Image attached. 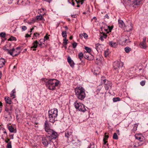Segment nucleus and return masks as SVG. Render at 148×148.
<instances>
[{
  "mask_svg": "<svg viewBox=\"0 0 148 148\" xmlns=\"http://www.w3.org/2000/svg\"><path fill=\"white\" fill-rule=\"evenodd\" d=\"M75 95L77 98L83 100L86 97L85 90L82 86H77L75 89Z\"/></svg>",
  "mask_w": 148,
  "mask_h": 148,
  "instance_id": "obj_1",
  "label": "nucleus"
},
{
  "mask_svg": "<svg viewBox=\"0 0 148 148\" xmlns=\"http://www.w3.org/2000/svg\"><path fill=\"white\" fill-rule=\"evenodd\" d=\"M60 82L56 79H49L46 82V85L49 90H54L58 88Z\"/></svg>",
  "mask_w": 148,
  "mask_h": 148,
  "instance_id": "obj_2",
  "label": "nucleus"
},
{
  "mask_svg": "<svg viewBox=\"0 0 148 148\" xmlns=\"http://www.w3.org/2000/svg\"><path fill=\"white\" fill-rule=\"evenodd\" d=\"M58 113V110L56 108L51 109L49 111V119L50 122L53 123L57 120Z\"/></svg>",
  "mask_w": 148,
  "mask_h": 148,
  "instance_id": "obj_3",
  "label": "nucleus"
},
{
  "mask_svg": "<svg viewBox=\"0 0 148 148\" xmlns=\"http://www.w3.org/2000/svg\"><path fill=\"white\" fill-rule=\"evenodd\" d=\"M74 106L76 109L79 111L84 112L86 110L84 105L82 103L78 102L77 101L74 103Z\"/></svg>",
  "mask_w": 148,
  "mask_h": 148,
  "instance_id": "obj_4",
  "label": "nucleus"
},
{
  "mask_svg": "<svg viewBox=\"0 0 148 148\" xmlns=\"http://www.w3.org/2000/svg\"><path fill=\"white\" fill-rule=\"evenodd\" d=\"M49 138V136H47L45 137L42 138L41 142L45 147H47L50 145L51 140Z\"/></svg>",
  "mask_w": 148,
  "mask_h": 148,
  "instance_id": "obj_5",
  "label": "nucleus"
},
{
  "mask_svg": "<svg viewBox=\"0 0 148 148\" xmlns=\"http://www.w3.org/2000/svg\"><path fill=\"white\" fill-rule=\"evenodd\" d=\"M47 132L48 133V135L46 136H49V138L51 140L53 139H55L57 138V133L55 132L52 129L50 130L49 131H48Z\"/></svg>",
  "mask_w": 148,
  "mask_h": 148,
  "instance_id": "obj_6",
  "label": "nucleus"
},
{
  "mask_svg": "<svg viewBox=\"0 0 148 148\" xmlns=\"http://www.w3.org/2000/svg\"><path fill=\"white\" fill-rule=\"evenodd\" d=\"M73 131L71 130H68L65 132V136L68 140H72L73 138Z\"/></svg>",
  "mask_w": 148,
  "mask_h": 148,
  "instance_id": "obj_7",
  "label": "nucleus"
},
{
  "mask_svg": "<svg viewBox=\"0 0 148 148\" xmlns=\"http://www.w3.org/2000/svg\"><path fill=\"white\" fill-rule=\"evenodd\" d=\"M142 0H133L132 2V3L130 4V5H132L133 8H136L139 5L141 4Z\"/></svg>",
  "mask_w": 148,
  "mask_h": 148,
  "instance_id": "obj_8",
  "label": "nucleus"
},
{
  "mask_svg": "<svg viewBox=\"0 0 148 148\" xmlns=\"http://www.w3.org/2000/svg\"><path fill=\"white\" fill-rule=\"evenodd\" d=\"M71 142L75 146L79 147L81 145V142L77 138L72 139Z\"/></svg>",
  "mask_w": 148,
  "mask_h": 148,
  "instance_id": "obj_9",
  "label": "nucleus"
},
{
  "mask_svg": "<svg viewBox=\"0 0 148 148\" xmlns=\"http://www.w3.org/2000/svg\"><path fill=\"white\" fill-rule=\"evenodd\" d=\"M113 66L114 69H118L120 67H122L123 66V63L121 62L116 61L114 62Z\"/></svg>",
  "mask_w": 148,
  "mask_h": 148,
  "instance_id": "obj_10",
  "label": "nucleus"
},
{
  "mask_svg": "<svg viewBox=\"0 0 148 148\" xmlns=\"http://www.w3.org/2000/svg\"><path fill=\"white\" fill-rule=\"evenodd\" d=\"M12 112V108L11 106H10V108H8L7 107L5 108V115L10 116Z\"/></svg>",
  "mask_w": 148,
  "mask_h": 148,
  "instance_id": "obj_11",
  "label": "nucleus"
},
{
  "mask_svg": "<svg viewBox=\"0 0 148 148\" xmlns=\"http://www.w3.org/2000/svg\"><path fill=\"white\" fill-rule=\"evenodd\" d=\"M103 45L99 43L95 44V49L98 52L101 51L103 50Z\"/></svg>",
  "mask_w": 148,
  "mask_h": 148,
  "instance_id": "obj_12",
  "label": "nucleus"
},
{
  "mask_svg": "<svg viewBox=\"0 0 148 148\" xmlns=\"http://www.w3.org/2000/svg\"><path fill=\"white\" fill-rule=\"evenodd\" d=\"M49 124L50 123L47 121H46L45 122L44 124L45 129V130L46 132H48V131H49L50 130H51L50 128Z\"/></svg>",
  "mask_w": 148,
  "mask_h": 148,
  "instance_id": "obj_13",
  "label": "nucleus"
},
{
  "mask_svg": "<svg viewBox=\"0 0 148 148\" xmlns=\"http://www.w3.org/2000/svg\"><path fill=\"white\" fill-rule=\"evenodd\" d=\"M3 49L5 51H6L8 52V53L10 54V55H12L13 52L12 51H15V49L13 48L12 49L9 50L7 49L6 46H4L3 48Z\"/></svg>",
  "mask_w": 148,
  "mask_h": 148,
  "instance_id": "obj_14",
  "label": "nucleus"
},
{
  "mask_svg": "<svg viewBox=\"0 0 148 148\" xmlns=\"http://www.w3.org/2000/svg\"><path fill=\"white\" fill-rule=\"evenodd\" d=\"M67 61L71 67L73 68L74 66L75 63L70 56H68L67 58Z\"/></svg>",
  "mask_w": 148,
  "mask_h": 148,
  "instance_id": "obj_15",
  "label": "nucleus"
},
{
  "mask_svg": "<svg viewBox=\"0 0 148 148\" xmlns=\"http://www.w3.org/2000/svg\"><path fill=\"white\" fill-rule=\"evenodd\" d=\"M108 84H106V85L104 86V87L106 90H108L111 88L112 84L111 82H108Z\"/></svg>",
  "mask_w": 148,
  "mask_h": 148,
  "instance_id": "obj_16",
  "label": "nucleus"
},
{
  "mask_svg": "<svg viewBox=\"0 0 148 148\" xmlns=\"http://www.w3.org/2000/svg\"><path fill=\"white\" fill-rule=\"evenodd\" d=\"M5 61L3 58L0 59V69L2 68L5 65Z\"/></svg>",
  "mask_w": 148,
  "mask_h": 148,
  "instance_id": "obj_17",
  "label": "nucleus"
},
{
  "mask_svg": "<svg viewBox=\"0 0 148 148\" xmlns=\"http://www.w3.org/2000/svg\"><path fill=\"white\" fill-rule=\"evenodd\" d=\"M142 135L141 134H136L135 135L136 139L141 142L143 141V139L142 138Z\"/></svg>",
  "mask_w": 148,
  "mask_h": 148,
  "instance_id": "obj_18",
  "label": "nucleus"
},
{
  "mask_svg": "<svg viewBox=\"0 0 148 148\" xmlns=\"http://www.w3.org/2000/svg\"><path fill=\"white\" fill-rule=\"evenodd\" d=\"M109 45L111 47L115 48L117 47L118 44L112 41H111L109 42Z\"/></svg>",
  "mask_w": 148,
  "mask_h": 148,
  "instance_id": "obj_19",
  "label": "nucleus"
},
{
  "mask_svg": "<svg viewBox=\"0 0 148 148\" xmlns=\"http://www.w3.org/2000/svg\"><path fill=\"white\" fill-rule=\"evenodd\" d=\"M8 128L10 132L15 133L16 132V130L14 129L12 126H8Z\"/></svg>",
  "mask_w": 148,
  "mask_h": 148,
  "instance_id": "obj_20",
  "label": "nucleus"
},
{
  "mask_svg": "<svg viewBox=\"0 0 148 148\" xmlns=\"http://www.w3.org/2000/svg\"><path fill=\"white\" fill-rule=\"evenodd\" d=\"M139 46L140 48L143 49H145L147 48L146 43L143 42H142L140 43Z\"/></svg>",
  "mask_w": 148,
  "mask_h": 148,
  "instance_id": "obj_21",
  "label": "nucleus"
},
{
  "mask_svg": "<svg viewBox=\"0 0 148 148\" xmlns=\"http://www.w3.org/2000/svg\"><path fill=\"white\" fill-rule=\"evenodd\" d=\"M5 101L6 103L11 104L12 103L11 99L8 97H5Z\"/></svg>",
  "mask_w": 148,
  "mask_h": 148,
  "instance_id": "obj_22",
  "label": "nucleus"
},
{
  "mask_svg": "<svg viewBox=\"0 0 148 148\" xmlns=\"http://www.w3.org/2000/svg\"><path fill=\"white\" fill-rule=\"evenodd\" d=\"M118 21L119 26L120 27L122 28H124L125 26V24L122 21L119 20Z\"/></svg>",
  "mask_w": 148,
  "mask_h": 148,
  "instance_id": "obj_23",
  "label": "nucleus"
},
{
  "mask_svg": "<svg viewBox=\"0 0 148 148\" xmlns=\"http://www.w3.org/2000/svg\"><path fill=\"white\" fill-rule=\"evenodd\" d=\"M39 42H38L37 40L35 41V42H34L32 44V48H36L37 47V46L38 45V44Z\"/></svg>",
  "mask_w": 148,
  "mask_h": 148,
  "instance_id": "obj_24",
  "label": "nucleus"
},
{
  "mask_svg": "<svg viewBox=\"0 0 148 148\" xmlns=\"http://www.w3.org/2000/svg\"><path fill=\"white\" fill-rule=\"evenodd\" d=\"M15 52L14 51H12L13 52V55H11L13 56H15L18 55L19 53H20V51H18L16 50V49H15Z\"/></svg>",
  "mask_w": 148,
  "mask_h": 148,
  "instance_id": "obj_25",
  "label": "nucleus"
},
{
  "mask_svg": "<svg viewBox=\"0 0 148 148\" xmlns=\"http://www.w3.org/2000/svg\"><path fill=\"white\" fill-rule=\"evenodd\" d=\"M110 53L108 49H107L105 51L104 53V55L105 57H107L108 56Z\"/></svg>",
  "mask_w": 148,
  "mask_h": 148,
  "instance_id": "obj_26",
  "label": "nucleus"
},
{
  "mask_svg": "<svg viewBox=\"0 0 148 148\" xmlns=\"http://www.w3.org/2000/svg\"><path fill=\"white\" fill-rule=\"evenodd\" d=\"M125 51L126 53H128L131 50V49L129 47H127L124 48Z\"/></svg>",
  "mask_w": 148,
  "mask_h": 148,
  "instance_id": "obj_27",
  "label": "nucleus"
},
{
  "mask_svg": "<svg viewBox=\"0 0 148 148\" xmlns=\"http://www.w3.org/2000/svg\"><path fill=\"white\" fill-rule=\"evenodd\" d=\"M126 28L128 32H130V31L132 30V24L130 23V25L129 26H126Z\"/></svg>",
  "mask_w": 148,
  "mask_h": 148,
  "instance_id": "obj_28",
  "label": "nucleus"
},
{
  "mask_svg": "<svg viewBox=\"0 0 148 148\" xmlns=\"http://www.w3.org/2000/svg\"><path fill=\"white\" fill-rule=\"evenodd\" d=\"M36 18L38 21H42L44 20V18L41 15L37 16Z\"/></svg>",
  "mask_w": 148,
  "mask_h": 148,
  "instance_id": "obj_29",
  "label": "nucleus"
},
{
  "mask_svg": "<svg viewBox=\"0 0 148 148\" xmlns=\"http://www.w3.org/2000/svg\"><path fill=\"white\" fill-rule=\"evenodd\" d=\"M83 55L82 53L81 52L79 53L78 55V57L79 59H80L82 62V60L83 58Z\"/></svg>",
  "mask_w": 148,
  "mask_h": 148,
  "instance_id": "obj_30",
  "label": "nucleus"
},
{
  "mask_svg": "<svg viewBox=\"0 0 148 148\" xmlns=\"http://www.w3.org/2000/svg\"><path fill=\"white\" fill-rule=\"evenodd\" d=\"M113 101L114 102H115L121 100V99L119 97H114L113 98Z\"/></svg>",
  "mask_w": 148,
  "mask_h": 148,
  "instance_id": "obj_31",
  "label": "nucleus"
},
{
  "mask_svg": "<svg viewBox=\"0 0 148 148\" xmlns=\"http://www.w3.org/2000/svg\"><path fill=\"white\" fill-rule=\"evenodd\" d=\"M85 49L87 51V52L86 53V54H89V53H90L91 51V49L89 47H85Z\"/></svg>",
  "mask_w": 148,
  "mask_h": 148,
  "instance_id": "obj_32",
  "label": "nucleus"
},
{
  "mask_svg": "<svg viewBox=\"0 0 148 148\" xmlns=\"http://www.w3.org/2000/svg\"><path fill=\"white\" fill-rule=\"evenodd\" d=\"M40 35V34L38 33H34L33 36V38L36 39L37 37H38ZM33 39V38H32Z\"/></svg>",
  "mask_w": 148,
  "mask_h": 148,
  "instance_id": "obj_33",
  "label": "nucleus"
},
{
  "mask_svg": "<svg viewBox=\"0 0 148 148\" xmlns=\"http://www.w3.org/2000/svg\"><path fill=\"white\" fill-rule=\"evenodd\" d=\"M107 27L108 28L109 30V31H108L107 32L108 33L109 32H111V30L113 27V26H107Z\"/></svg>",
  "mask_w": 148,
  "mask_h": 148,
  "instance_id": "obj_34",
  "label": "nucleus"
},
{
  "mask_svg": "<svg viewBox=\"0 0 148 148\" xmlns=\"http://www.w3.org/2000/svg\"><path fill=\"white\" fill-rule=\"evenodd\" d=\"M62 37L64 38H66L67 37V35L66 32L65 31H63L62 33Z\"/></svg>",
  "mask_w": 148,
  "mask_h": 148,
  "instance_id": "obj_35",
  "label": "nucleus"
},
{
  "mask_svg": "<svg viewBox=\"0 0 148 148\" xmlns=\"http://www.w3.org/2000/svg\"><path fill=\"white\" fill-rule=\"evenodd\" d=\"M7 148H12L11 142H9V143L7 144Z\"/></svg>",
  "mask_w": 148,
  "mask_h": 148,
  "instance_id": "obj_36",
  "label": "nucleus"
},
{
  "mask_svg": "<svg viewBox=\"0 0 148 148\" xmlns=\"http://www.w3.org/2000/svg\"><path fill=\"white\" fill-rule=\"evenodd\" d=\"M113 138L115 140H117L118 139V136L117 134L116 133H114V134Z\"/></svg>",
  "mask_w": 148,
  "mask_h": 148,
  "instance_id": "obj_37",
  "label": "nucleus"
},
{
  "mask_svg": "<svg viewBox=\"0 0 148 148\" xmlns=\"http://www.w3.org/2000/svg\"><path fill=\"white\" fill-rule=\"evenodd\" d=\"M138 126V125L136 124H135V125L134 126L132 130V131L133 132H135L137 130Z\"/></svg>",
  "mask_w": 148,
  "mask_h": 148,
  "instance_id": "obj_38",
  "label": "nucleus"
},
{
  "mask_svg": "<svg viewBox=\"0 0 148 148\" xmlns=\"http://www.w3.org/2000/svg\"><path fill=\"white\" fill-rule=\"evenodd\" d=\"M123 1L127 5H130V3H131V1L130 0H123Z\"/></svg>",
  "mask_w": 148,
  "mask_h": 148,
  "instance_id": "obj_39",
  "label": "nucleus"
},
{
  "mask_svg": "<svg viewBox=\"0 0 148 148\" xmlns=\"http://www.w3.org/2000/svg\"><path fill=\"white\" fill-rule=\"evenodd\" d=\"M6 36V34L4 32H1L0 33V36L3 38H5Z\"/></svg>",
  "mask_w": 148,
  "mask_h": 148,
  "instance_id": "obj_40",
  "label": "nucleus"
},
{
  "mask_svg": "<svg viewBox=\"0 0 148 148\" xmlns=\"http://www.w3.org/2000/svg\"><path fill=\"white\" fill-rule=\"evenodd\" d=\"M130 42V40L128 36L126 37L125 38V42L127 43Z\"/></svg>",
  "mask_w": 148,
  "mask_h": 148,
  "instance_id": "obj_41",
  "label": "nucleus"
},
{
  "mask_svg": "<svg viewBox=\"0 0 148 148\" xmlns=\"http://www.w3.org/2000/svg\"><path fill=\"white\" fill-rule=\"evenodd\" d=\"M16 40V38L12 36L8 40L10 41H12Z\"/></svg>",
  "mask_w": 148,
  "mask_h": 148,
  "instance_id": "obj_42",
  "label": "nucleus"
},
{
  "mask_svg": "<svg viewBox=\"0 0 148 148\" xmlns=\"http://www.w3.org/2000/svg\"><path fill=\"white\" fill-rule=\"evenodd\" d=\"M106 79L103 76L101 78V82L103 83V82L106 80Z\"/></svg>",
  "mask_w": 148,
  "mask_h": 148,
  "instance_id": "obj_43",
  "label": "nucleus"
},
{
  "mask_svg": "<svg viewBox=\"0 0 148 148\" xmlns=\"http://www.w3.org/2000/svg\"><path fill=\"white\" fill-rule=\"evenodd\" d=\"M68 40L66 39V38H64L63 39V43L65 45L67 44V41Z\"/></svg>",
  "mask_w": 148,
  "mask_h": 148,
  "instance_id": "obj_44",
  "label": "nucleus"
},
{
  "mask_svg": "<svg viewBox=\"0 0 148 148\" xmlns=\"http://www.w3.org/2000/svg\"><path fill=\"white\" fill-rule=\"evenodd\" d=\"M77 45V43L75 42H74L72 44L73 47V48H75L76 47Z\"/></svg>",
  "mask_w": 148,
  "mask_h": 148,
  "instance_id": "obj_45",
  "label": "nucleus"
},
{
  "mask_svg": "<svg viewBox=\"0 0 148 148\" xmlns=\"http://www.w3.org/2000/svg\"><path fill=\"white\" fill-rule=\"evenodd\" d=\"M84 0H78V1L76 3L77 4L81 3V4H82L84 2Z\"/></svg>",
  "mask_w": 148,
  "mask_h": 148,
  "instance_id": "obj_46",
  "label": "nucleus"
},
{
  "mask_svg": "<svg viewBox=\"0 0 148 148\" xmlns=\"http://www.w3.org/2000/svg\"><path fill=\"white\" fill-rule=\"evenodd\" d=\"M21 29L23 31H24L27 29V27L25 26H21Z\"/></svg>",
  "mask_w": 148,
  "mask_h": 148,
  "instance_id": "obj_47",
  "label": "nucleus"
},
{
  "mask_svg": "<svg viewBox=\"0 0 148 148\" xmlns=\"http://www.w3.org/2000/svg\"><path fill=\"white\" fill-rule=\"evenodd\" d=\"M145 81L144 80V81H142L140 82V84L142 86H144L145 85Z\"/></svg>",
  "mask_w": 148,
  "mask_h": 148,
  "instance_id": "obj_48",
  "label": "nucleus"
},
{
  "mask_svg": "<svg viewBox=\"0 0 148 148\" xmlns=\"http://www.w3.org/2000/svg\"><path fill=\"white\" fill-rule=\"evenodd\" d=\"M82 35L84 37V38L85 39L87 38L88 37V35L86 33H84L83 34H82Z\"/></svg>",
  "mask_w": 148,
  "mask_h": 148,
  "instance_id": "obj_49",
  "label": "nucleus"
},
{
  "mask_svg": "<svg viewBox=\"0 0 148 148\" xmlns=\"http://www.w3.org/2000/svg\"><path fill=\"white\" fill-rule=\"evenodd\" d=\"M101 36H103V38H106L107 37V35L104 33H103L102 34H101Z\"/></svg>",
  "mask_w": 148,
  "mask_h": 148,
  "instance_id": "obj_50",
  "label": "nucleus"
},
{
  "mask_svg": "<svg viewBox=\"0 0 148 148\" xmlns=\"http://www.w3.org/2000/svg\"><path fill=\"white\" fill-rule=\"evenodd\" d=\"M85 58L86 59H87L89 60H91V59L89 58V56L88 55H86V57H85Z\"/></svg>",
  "mask_w": 148,
  "mask_h": 148,
  "instance_id": "obj_51",
  "label": "nucleus"
},
{
  "mask_svg": "<svg viewBox=\"0 0 148 148\" xmlns=\"http://www.w3.org/2000/svg\"><path fill=\"white\" fill-rule=\"evenodd\" d=\"M10 97L12 99H13L15 98V96L14 94L11 93L10 94Z\"/></svg>",
  "mask_w": 148,
  "mask_h": 148,
  "instance_id": "obj_52",
  "label": "nucleus"
},
{
  "mask_svg": "<svg viewBox=\"0 0 148 148\" xmlns=\"http://www.w3.org/2000/svg\"><path fill=\"white\" fill-rule=\"evenodd\" d=\"M108 82H110V81H108V80H106V81H105L104 82H103L102 84H103L105 85H106V84H108Z\"/></svg>",
  "mask_w": 148,
  "mask_h": 148,
  "instance_id": "obj_53",
  "label": "nucleus"
},
{
  "mask_svg": "<svg viewBox=\"0 0 148 148\" xmlns=\"http://www.w3.org/2000/svg\"><path fill=\"white\" fill-rule=\"evenodd\" d=\"M10 141V139L9 138H7L5 140V142L6 143H9Z\"/></svg>",
  "mask_w": 148,
  "mask_h": 148,
  "instance_id": "obj_54",
  "label": "nucleus"
},
{
  "mask_svg": "<svg viewBox=\"0 0 148 148\" xmlns=\"http://www.w3.org/2000/svg\"><path fill=\"white\" fill-rule=\"evenodd\" d=\"M106 133H105V138H106V140H107L108 139V138H109V136L108 135H106Z\"/></svg>",
  "mask_w": 148,
  "mask_h": 148,
  "instance_id": "obj_55",
  "label": "nucleus"
},
{
  "mask_svg": "<svg viewBox=\"0 0 148 148\" xmlns=\"http://www.w3.org/2000/svg\"><path fill=\"white\" fill-rule=\"evenodd\" d=\"M104 18H107L108 19H109V17L108 15L107 14H106L104 16Z\"/></svg>",
  "mask_w": 148,
  "mask_h": 148,
  "instance_id": "obj_56",
  "label": "nucleus"
},
{
  "mask_svg": "<svg viewBox=\"0 0 148 148\" xmlns=\"http://www.w3.org/2000/svg\"><path fill=\"white\" fill-rule=\"evenodd\" d=\"M106 138H104L103 139V142L105 144H106L107 143V141H106Z\"/></svg>",
  "mask_w": 148,
  "mask_h": 148,
  "instance_id": "obj_57",
  "label": "nucleus"
},
{
  "mask_svg": "<svg viewBox=\"0 0 148 148\" xmlns=\"http://www.w3.org/2000/svg\"><path fill=\"white\" fill-rule=\"evenodd\" d=\"M31 34L30 35H29L28 34H27L26 35L25 37H31Z\"/></svg>",
  "mask_w": 148,
  "mask_h": 148,
  "instance_id": "obj_58",
  "label": "nucleus"
},
{
  "mask_svg": "<svg viewBox=\"0 0 148 148\" xmlns=\"http://www.w3.org/2000/svg\"><path fill=\"white\" fill-rule=\"evenodd\" d=\"M40 42V43H39L38 44V45H39L40 47H42V42Z\"/></svg>",
  "mask_w": 148,
  "mask_h": 148,
  "instance_id": "obj_59",
  "label": "nucleus"
},
{
  "mask_svg": "<svg viewBox=\"0 0 148 148\" xmlns=\"http://www.w3.org/2000/svg\"><path fill=\"white\" fill-rule=\"evenodd\" d=\"M21 49V47H18L16 48V50L18 51H20L19 50Z\"/></svg>",
  "mask_w": 148,
  "mask_h": 148,
  "instance_id": "obj_60",
  "label": "nucleus"
},
{
  "mask_svg": "<svg viewBox=\"0 0 148 148\" xmlns=\"http://www.w3.org/2000/svg\"><path fill=\"white\" fill-rule=\"evenodd\" d=\"M44 1H47L49 3H50L52 1V0H43Z\"/></svg>",
  "mask_w": 148,
  "mask_h": 148,
  "instance_id": "obj_61",
  "label": "nucleus"
},
{
  "mask_svg": "<svg viewBox=\"0 0 148 148\" xmlns=\"http://www.w3.org/2000/svg\"><path fill=\"white\" fill-rule=\"evenodd\" d=\"M100 90H101V89L100 88H98L97 90H96V92L97 93H99V92L100 91Z\"/></svg>",
  "mask_w": 148,
  "mask_h": 148,
  "instance_id": "obj_62",
  "label": "nucleus"
},
{
  "mask_svg": "<svg viewBox=\"0 0 148 148\" xmlns=\"http://www.w3.org/2000/svg\"><path fill=\"white\" fill-rule=\"evenodd\" d=\"M100 39L102 41L103 40V36H100Z\"/></svg>",
  "mask_w": 148,
  "mask_h": 148,
  "instance_id": "obj_63",
  "label": "nucleus"
},
{
  "mask_svg": "<svg viewBox=\"0 0 148 148\" xmlns=\"http://www.w3.org/2000/svg\"><path fill=\"white\" fill-rule=\"evenodd\" d=\"M146 38H144L143 39V41H142V42H144V43H146Z\"/></svg>",
  "mask_w": 148,
  "mask_h": 148,
  "instance_id": "obj_64",
  "label": "nucleus"
}]
</instances>
